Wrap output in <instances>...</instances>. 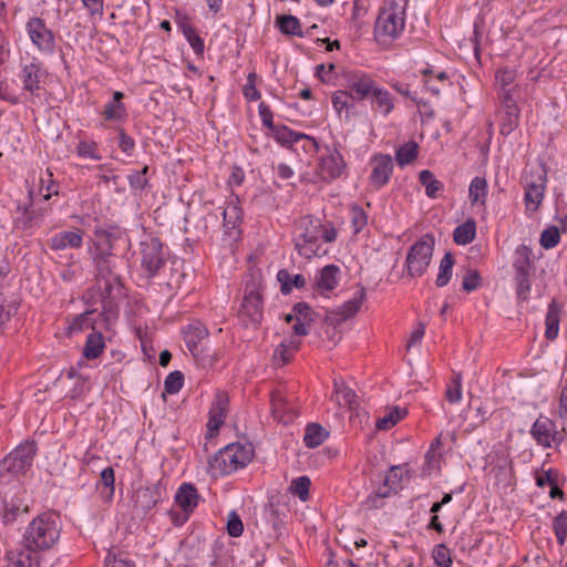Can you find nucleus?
<instances>
[{"label":"nucleus","mask_w":567,"mask_h":567,"mask_svg":"<svg viewBox=\"0 0 567 567\" xmlns=\"http://www.w3.org/2000/svg\"><path fill=\"white\" fill-rule=\"evenodd\" d=\"M111 249V235L105 234L96 244L99 254L94 257V264L96 279L102 290L103 315L106 320L116 316L117 300L125 296L124 285L122 284L120 275L116 272L117 261H121V259L113 255L110 251Z\"/></svg>","instance_id":"nucleus-1"},{"label":"nucleus","mask_w":567,"mask_h":567,"mask_svg":"<svg viewBox=\"0 0 567 567\" xmlns=\"http://www.w3.org/2000/svg\"><path fill=\"white\" fill-rule=\"evenodd\" d=\"M59 538L58 518L50 514H41L27 527L23 535V545L29 551L47 550L52 548Z\"/></svg>","instance_id":"nucleus-2"},{"label":"nucleus","mask_w":567,"mask_h":567,"mask_svg":"<svg viewBox=\"0 0 567 567\" xmlns=\"http://www.w3.org/2000/svg\"><path fill=\"white\" fill-rule=\"evenodd\" d=\"M254 451L239 443L228 444L221 449L210 461L209 468L213 475H228L246 466L252 458Z\"/></svg>","instance_id":"nucleus-3"},{"label":"nucleus","mask_w":567,"mask_h":567,"mask_svg":"<svg viewBox=\"0 0 567 567\" xmlns=\"http://www.w3.org/2000/svg\"><path fill=\"white\" fill-rule=\"evenodd\" d=\"M547 182V172L542 164L527 165L522 177L524 202L528 213H535L543 203Z\"/></svg>","instance_id":"nucleus-4"},{"label":"nucleus","mask_w":567,"mask_h":567,"mask_svg":"<svg viewBox=\"0 0 567 567\" xmlns=\"http://www.w3.org/2000/svg\"><path fill=\"white\" fill-rule=\"evenodd\" d=\"M434 245V237L426 234L410 247L405 259L409 277L416 278L425 274L432 260Z\"/></svg>","instance_id":"nucleus-5"},{"label":"nucleus","mask_w":567,"mask_h":567,"mask_svg":"<svg viewBox=\"0 0 567 567\" xmlns=\"http://www.w3.org/2000/svg\"><path fill=\"white\" fill-rule=\"evenodd\" d=\"M299 228L302 231L295 238V249L307 259L319 256L321 254L319 238L322 233L320 220L309 216L302 217L299 220Z\"/></svg>","instance_id":"nucleus-6"},{"label":"nucleus","mask_w":567,"mask_h":567,"mask_svg":"<svg viewBox=\"0 0 567 567\" xmlns=\"http://www.w3.org/2000/svg\"><path fill=\"white\" fill-rule=\"evenodd\" d=\"M37 447L34 443L25 442L19 445L0 463V481L3 478V472L11 474H24L32 466Z\"/></svg>","instance_id":"nucleus-7"},{"label":"nucleus","mask_w":567,"mask_h":567,"mask_svg":"<svg viewBox=\"0 0 567 567\" xmlns=\"http://www.w3.org/2000/svg\"><path fill=\"white\" fill-rule=\"evenodd\" d=\"M405 14L381 11L375 21L374 32L380 41L395 39L404 29Z\"/></svg>","instance_id":"nucleus-8"},{"label":"nucleus","mask_w":567,"mask_h":567,"mask_svg":"<svg viewBox=\"0 0 567 567\" xmlns=\"http://www.w3.org/2000/svg\"><path fill=\"white\" fill-rule=\"evenodd\" d=\"M530 434L533 439L545 449L559 445L564 441V435L557 431L556 423L544 415H540L534 422Z\"/></svg>","instance_id":"nucleus-9"},{"label":"nucleus","mask_w":567,"mask_h":567,"mask_svg":"<svg viewBox=\"0 0 567 567\" xmlns=\"http://www.w3.org/2000/svg\"><path fill=\"white\" fill-rule=\"evenodd\" d=\"M142 267L152 277L163 267V246L158 238H150L141 244Z\"/></svg>","instance_id":"nucleus-10"},{"label":"nucleus","mask_w":567,"mask_h":567,"mask_svg":"<svg viewBox=\"0 0 567 567\" xmlns=\"http://www.w3.org/2000/svg\"><path fill=\"white\" fill-rule=\"evenodd\" d=\"M27 31L32 43L41 51L53 52L55 40L53 32L45 22L38 17L31 18L27 23Z\"/></svg>","instance_id":"nucleus-11"},{"label":"nucleus","mask_w":567,"mask_h":567,"mask_svg":"<svg viewBox=\"0 0 567 567\" xmlns=\"http://www.w3.org/2000/svg\"><path fill=\"white\" fill-rule=\"evenodd\" d=\"M240 313L248 317L251 322L259 323L262 318V299L259 285H247L241 302Z\"/></svg>","instance_id":"nucleus-12"},{"label":"nucleus","mask_w":567,"mask_h":567,"mask_svg":"<svg viewBox=\"0 0 567 567\" xmlns=\"http://www.w3.org/2000/svg\"><path fill=\"white\" fill-rule=\"evenodd\" d=\"M316 313L310 306L306 302H298L292 308V313L285 317L287 322H292V331L296 336H307L309 333V326L315 321Z\"/></svg>","instance_id":"nucleus-13"},{"label":"nucleus","mask_w":567,"mask_h":567,"mask_svg":"<svg viewBox=\"0 0 567 567\" xmlns=\"http://www.w3.org/2000/svg\"><path fill=\"white\" fill-rule=\"evenodd\" d=\"M165 493L161 482L140 486L134 492L135 505L143 512H148L163 499Z\"/></svg>","instance_id":"nucleus-14"},{"label":"nucleus","mask_w":567,"mask_h":567,"mask_svg":"<svg viewBox=\"0 0 567 567\" xmlns=\"http://www.w3.org/2000/svg\"><path fill=\"white\" fill-rule=\"evenodd\" d=\"M371 165L370 182L375 188H381L389 182L392 174V157L386 154H377L371 158Z\"/></svg>","instance_id":"nucleus-15"},{"label":"nucleus","mask_w":567,"mask_h":567,"mask_svg":"<svg viewBox=\"0 0 567 567\" xmlns=\"http://www.w3.org/2000/svg\"><path fill=\"white\" fill-rule=\"evenodd\" d=\"M270 404L274 419L280 423L288 424L298 415L296 408L279 390L271 393Z\"/></svg>","instance_id":"nucleus-16"},{"label":"nucleus","mask_w":567,"mask_h":567,"mask_svg":"<svg viewBox=\"0 0 567 567\" xmlns=\"http://www.w3.org/2000/svg\"><path fill=\"white\" fill-rule=\"evenodd\" d=\"M375 87V82L365 74H353L348 81L350 97L360 101L370 99Z\"/></svg>","instance_id":"nucleus-17"},{"label":"nucleus","mask_w":567,"mask_h":567,"mask_svg":"<svg viewBox=\"0 0 567 567\" xmlns=\"http://www.w3.org/2000/svg\"><path fill=\"white\" fill-rule=\"evenodd\" d=\"M346 164L342 155L337 151L322 156L319 163V174L323 179H334L342 174Z\"/></svg>","instance_id":"nucleus-18"},{"label":"nucleus","mask_w":567,"mask_h":567,"mask_svg":"<svg viewBox=\"0 0 567 567\" xmlns=\"http://www.w3.org/2000/svg\"><path fill=\"white\" fill-rule=\"evenodd\" d=\"M228 396L224 392H218L209 410V420L207 423L208 433L213 435L217 432L226 417Z\"/></svg>","instance_id":"nucleus-19"},{"label":"nucleus","mask_w":567,"mask_h":567,"mask_svg":"<svg viewBox=\"0 0 567 567\" xmlns=\"http://www.w3.org/2000/svg\"><path fill=\"white\" fill-rule=\"evenodd\" d=\"M503 97L504 101L502 107L498 105V115L501 113L505 114V121L501 126V133L507 135L517 126L519 112L516 100H514L508 92H506Z\"/></svg>","instance_id":"nucleus-20"},{"label":"nucleus","mask_w":567,"mask_h":567,"mask_svg":"<svg viewBox=\"0 0 567 567\" xmlns=\"http://www.w3.org/2000/svg\"><path fill=\"white\" fill-rule=\"evenodd\" d=\"M45 75V71L42 70L41 64L38 62H31L22 68L21 80L23 82V89L31 94L39 95L41 79Z\"/></svg>","instance_id":"nucleus-21"},{"label":"nucleus","mask_w":567,"mask_h":567,"mask_svg":"<svg viewBox=\"0 0 567 567\" xmlns=\"http://www.w3.org/2000/svg\"><path fill=\"white\" fill-rule=\"evenodd\" d=\"M199 495L197 489L193 484L184 483L175 495L176 504L182 508V511L188 515L194 511V508L198 505ZM187 519V516L184 517L183 522Z\"/></svg>","instance_id":"nucleus-22"},{"label":"nucleus","mask_w":567,"mask_h":567,"mask_svg":"<svg viewBox=\"0 0 567 567\" xmlns=\"http://www.w3.org/2000/svg\"><path fill=\"white\" fill-rule=\"evenodd\" d=\"M83 238L81 230H65L54 235L50 239V248L53 250H63L68 247L80 248L82 246Z\"/></svg>","instance_id":"nucleus-23"},{"label":"nucleus","mask_w":567,"mask_h":567,"mask_svg":"<svg viewBox=\"0 0 567 567\" xmlns=\"http://www.w3.org/2000/svg\"><path fill=\"white\" fill-rule=\"evenodd\" d=\"M207 336H208V330L200 322H195V323L188 324L184 329V341L187 346V349L190 351V353L193 355H197L198 344L204 339H206Z\"/></svg>","instance_id":"nucleus-24"},{"label":"nucleus","mask_w":567,"mask_h":567,"mask_svg":"<svg viewBox=\"0 0 567 567\" xmlns=\"http://www.w3.org/2000/svg\"><path fill=\"white\" fill-rule=\"evenodd\" d=\"M339 268L334 265L323 267L317 276L313 285L315 291H330L336 288Z\"/></svg>","instance_id":"nucleus-25"},{"label":"nucleus","mask_w":567,"mask_h":567,"mask_svg":"<svg viewBox=\"0 0 567 567\" xmlns=\"http://www.w3.org/2000/svg\"><path fill=\"white\" fill-rule=\"evenodd\" d=\"M301 342L296 339H289L282 341L275 350L272 355V362L276 367H282L290 362L293 352L298 351Z\"/></svg>","instance_id":"nucleus-26"},{"label":"nucleus","mask_w":567,"mask_h":567,"mask_svg":"<svg viewBox=\"0 0 567 567\" xmlns=\"http://www.w3.org/2000/svg\"><path fill=\"white\" fill-rule=\"evenodd\" d=\"M332 400H334L339 405L348 406L351 410L359 405L355 392L342 382L339 383L334 381Z\"/></svg>","instance_id":"nucleus-27"},{"label":"nucleus","mask_w":567,"mask_h":567,"mask_svg":"<svg viewBox=\"0 0 567 567\" xmlns=\"http://www.w3.org/2000/svg\"><path fill=\"white\" fill-rule=\"evenodd\" d=\"M1 567H37V561L30 553L17 549L7 553Z\"/></svg>","instance_id":"nucleus-28"},{"label":"nucleus","mask_w":567,"mask_h":567,"mask_svg":"<svg viewBox=\"0 0 567 567\" xmlns=\"http://www.w3.org/2000/svg\"><path fill=\"white\" fill-rule=\"evenodd\" d=\"M372 105L377 106V109L384 115H389L394 107V101L391 93L386 90H383L379 86L375 87L372 95L370 96Z\"/></svg>","instance_id":"nucleus-29"},{"label":"nucleus","mask_w":567,"mask_h":567,"mask_svg":"<svg viewBox=\"0 0 567 567\" xmlns=\"http://www.w3.org/2000/svg\"><path fill=\"white\" fill-rule=\"evenodd\" d=\"M277 279L280 282V290L284 295L291 292L292 287L303 288L306 286V278L303 275H291L288 270L281 269L277 274Z\"/></svg>","instance_id":"nucleus-30"},{"label":"nucleus","mask_w":567,"mask_h":567,"mask_svg":"<svg viewBox=\"0 0 567 567\" xmlns=\"http://www.w3.org/2000/svg\"><path fill=\"white\" fill-rule=\"evenodd\" d=\"M105 347L104 337L101 332H91L83 348V355L89 359H96L103 352Z\"/></svg>","instance_id":"nucleus-31"},{"label":"nucleus","mask_w":567,"mask_h":567,"mask_svg":"<svg viewBox=\"0 0 567 567\" xmlns=\"http://www.w3.org/2000/svg\"><path fill=\"white\" fill-rule=\"evenodd\" d=\"M276 25L279 28L280 32L287 35H298L305 37L301 31V23L299 19L291 14H282L277 16Z\"/></svg>","instance_id":"nucleus-32"},{"label":"nucleus","mask_w":567,"mask_h":567,"mask_svg":"<svg viewBox=\"0 0 567 567\" xmlns=\"http://www.w3.org/2000/svg\"><path fill=\"white\" fill-rule=\"evenodd\" d=\"M328 435L329 433L323 426L318 423H310L306 427L303 442L308 447L313 449L321 445Z\"/></svg>","instance_id":"nucleus-33"},{"label":"nucleus","mask_w":567,"mask_h":567,"mask_svg":"<svg viewBox=\"0 0 567 567\" xmlns=\"http://www.w3.org/2000/svg\"><path fill=\"white\" fill-rule=\"evenodd\" d=\"M475 235L476 224L475 220L471 218L454 229L453 240L457 245H467L474 240Z\"/></svg>","instance_id":"nucleus-34"},{"label":"nucleus","mask_w":567,"mask_h":567,"mask_svg":"<svg viewBox=\"0 0 567 567\" xmlns=\"http://www.w3.org/2000/svg\"><path fill=\"white\" fill-rule=\"evenodd\" d=\"M123 97L124 95L122 92L114 93L113 100L105 105L103 111V116L105 120H122L126 116V110L122 103Z\"/></svg>","instance_id":"nucleus-35"},{"label":"nucleus","mask_w":567,"mask_h":567,"mask_svg":"<svg viewBox=\"0 0 567 567\" xmlns=\"http://www.w3.org/2000/svg\"><path fill=\"white\" fill-rule=\"evenodd\" d=\"M29 505L22 498H13L4 505L2 518L6 524L13 523L20 515L28 513Z\"/></svg>","instance_id":"nucleus-36"},{"label":"nucleus","mask_w":567,"mask_h":567,"mask_svg":"<svg viewBox=\"0 0 567 567\" xmlns=\"http://www.w3.org/2000/svg\"><path fill=\"white\" fill-rule=\"evenodd\" d=\"M115 475L112 467H106L101 472L100 482L96 485L97 491L105 501L112 499L114 495Z\"/></svg>","instance_id":"nucleus-37"},{"label":"nucleus","mask_w":567,"mask_h":567,"mask_svg":"<svg viewBox=\"0 0 567 567\" xmlns=\"http://www.w3.org/2000/svg\"><path fill=\"white\" fill-rule=\"evenodd\" d=\"M179 28L184 34V37L187 39L189 45L194 50L196 54H203L204 52V41L202 38L197 34L196 30L192 27V24L188 22L187 19L179 21Z\"/></svg>","instance_id":"nucleus-38"},{"label":"nucleus","mask_w":567,"mask_h":567,"mask_svg":"<svg viewBox=\"0 0 567 567\" xmlns=\"http://www.w3.org/2000/svg\"><path fill=\"white\" fill-rule=\"evenodd\" d=\"M453 266L454 257L452 252L447 251L440 262L439 275L435 280V285L439 288L445 287L450 282L453 272Z\"/></svg>","instance_id":"nucleus-39"},{"label":"nucleus","mask_w":567,"mask_h":567,"mask_svg":"<svg viewBox=\"0 0 567 567\" xmlns=\"http://www.w3.org/2000/svg\"><path fill=\"white\" fill-rule=\"evenodd\" d=\"M420 183L425 187V193L430 198H436L439 193L443 190V183L436 179L433 173L424 169L419 175Z\"/></svg>","instance_id":"nucleus-40"},{"label":"nucleus","mask_w":567,"mask_h":567,"mask_svg":"<svg viewBox=\"0 0 567 567\" xmlns=\"http://www.w3.org/2000/svg\"><path fill=\"white\" fill-rule=\"evenodd\" d=\"M468 193L472 205H484L487 195V183L485 178L476 176L470 185Z\"/></svg>","instance_id":"nucleus-41"},{"label":"nucleus","mask_w":567,"mask_h":567,"mask_svg":"<svg viewBox=\"0 0 567 567\" xmlns=\"http://www.w3.org/2000/svg\"><path fill=\"white\" fill-rule=\"evenodd\" d=\"M417 144L413 141L400 146L395 152V161L399 166L403 167L411 164L417 156Z\"/></svg>","instance_id":"nucleus-42"},{"label":"nucleus","mask_w":567,"mask_h":567,"mask_svg":"<svg viewBox=\"0 0 567 567\" xmlns=\"http://www.w3.org/2000/svg\"><path fill=\"white\" fill-rule=\"evenodd\" d=\"M530 251L528 248L524 245L517 247L515 251V260H514V268L516 270V275H523L525 272L532 274V266H530Z\"/></svg>","instance_id":"nucleus-43"},{"label":"nucleus","mask_w":567,"mask_h":567,"mask_svg":"<svg viewBox=\"0 0 567 567\" xmlns=\"http://www.w3.org/2000/svg\"><path fill=\"white\" fill-rule=\"evenodd\" d=\"M365 288L362 287L352 299L346 301L342 307L339 308L347 320L352 318L359 311L361 305L365 300Z\"/></svg>","instance_id":"nucleus-44"},{"label":"nucleus","mask_w":567,"mask_h":567,"mask_svg":"<svg viewBox=\"0 0 567 567\" xmlns=\"http://www.w3.org/2000/svg\"><path fill=\"white\" fill-rule=\"evenodd\" d=\"M462 394V374L455 373L451 382L446 385L445 400L450 404H455L461 401Z\"/></svg>","instance_id":"nucleus-45"},{"label":"nucleus","mask_w":567,"mask_h":567,"mask_svg":"<svg viewBox=\"0 0 567 567\" xmlns=\"http://www.w3.org/2000/svg\"><path fill=\"white\" fill-rule=\"evenodd\" d=\"M405 414V410H401L400 408L395 406L391 409V411L388 412L383 417H380L377 421V429L381 431H386L394 426L400 420H402Z\"/></svg>","instance_id":"nucleus-46"},{"label":"nucleus","mask_w":567,"mask_h":567,"mask_svg":"<svg viewBox=\"0 0 567 567\" xmlns=\"http://www.w3.org/2000/svg\"><path fill=\"white\" fill-rule=\"evenodd\" d=\"M310 478L308 476H300L291 481L289 492L298 496L300 501L306 502L309 498Z\"/></svg>","instance_id":"nucleus-47"},{"label":"nucleus","mask_w":567,"mask_h":567,"mask_svg":"<svg viewBox=\"0 0 567 567\" xmlns=\"http://www.w3.org/2000/svg\"><path fill=\"white\" fill-rule=\"evenodd\" d=\"M18 301L16 299H8L0 293V326L10 320L17 313Z\"/></svg>","instance_id":"nucleus-48"},{"label":"nucleus","mask_w":567,"mask_h":567,"mask_svg":"<svg viewBox=\"0 0 567 567\" xmlns=\"http://www.w3.org/2000/svg\"><path fill=\"white\" fill-rule=\"evenodd\" d=\"M553 528L558 544L563 546L567 539V512L555 517Z\"/></svg>","instance_id":"nucleus-49"},{"label":"nucleus","mask_w":567,"mask_h":567,"mask_svg":"<svg viewBox=\"0 0 567 567\" xmlns=\"http://www.w3.org/2000/svg\"><path fill=\"white\" fill-rule=\"evenodd\" d=\"M560 240V234L557 227L551 226L544 229L540 234V246L545 249H551L558 245Z\"/></svg>","instance_id":"nucleus-50"},{"label":"nucleus","mask_w":567,"mask_h":567,"mask_svg":"<svg viewBox=\"0 0 567 567\" xmlns=\"http://www.w3.org/2000/svg\"><path fill=\"white\" fill-rule=\"evenodd\" d=\"M275 138L281 144H297L301 134L295 133L286 126L274 128Z\"/></svg>","instance_id":"nucleus-51"},{"label":"nucleus","mask_w":567,"mask_h":567,"mask_svg":"<svg viewBox=\"0 0 567 567\" xmlns=\"http://www.w3.org/2000/svg\"><path fill=\"white\" fill-rule=\"evenodd\" d=\"M184 383V375L181 371L171 372L164 382L165 391L169 394L177 393Z\"/></svg>","instance_id":"nucleus-52"},{"label":"nucleus","mask_w":567,"mask_h":567,"mask_svg":"<svg viewBox=\"0 0 567 567\" xmlns=\"http://www.w3.org/2000/svg\"><path fill=\"white\" fill-rule=\"evenodd\" d=\"M515 482L516 478L512 464H506L498 467V485L502 483L503 488H509V491H513Z\"/></svg>","instance_id":"nucleus-53"},{"label":"nucleus","mask_w":567,"mask_h":567,"mask_svg":"<svg viewBox=\"0 0 567 567\" xmlns=\"http://www.w3.org/2000/svg\"><path fill=\"white\" fill-rule=\"evenodd\" d=\"M435 564L440 567H451L452 558L450 549L444 545H436L432 553Z\"/></svg>","instance_id":"nucleus-54"},{"label":"nucleus","mask_w":567,"mask_h":567,"mask_svg":"<svg viewBox=\"0 0 567 567\" xmlns=\"http://www.w3.org/2000/svg\"><path fill=\"white\" fill-rule=\"evenodd\" d=\"M530 275L532 274H523V275H516V292L517 297L522 300H527L529 292H530Z\"/></svg>","instance_id":"nucleus-55"},{"label":"nucleus","mask_w":567,"mask_h":567,"mask_svg":"<svg viewBox=\"0 0 567 567\" xmlns=\"http://www.w3.org/2000/svg\"><path fill=\"white\" fill-rule=\"evenodd\" d=\"M557 472L554 470L537 471L535 474L536 485L540 488L549 487L557 481Z\"/></svg>","instance_id":"nucleus-56"},{"label":"nucleus","mask_w":567,"mask_h":567,"mask_svg":"<svg viewBox=\"0 0 567 567\" xmlns=\"http://www.w3.org/2000/svg\"><path fill=\"white\" fill-rule=\"evenodd\" d=\"M227 532L231 537H239L244 532L243 522L235 512H231L228 516Z\"/></svg>","instance_id":"nucleus-57"},{"label":"nucleus","mask_w":567,"mask_h":567,"mask_svg":"<svg viewBox=\"0 0 567 567\" xmlns=\"http://www.w3.org/2000/svg\"><path fill=\"white\" fill-rule=\"evenodd\" d=\"M256 74L249 73L247 78V83L244 86V94L248 100L256 101L260 99V93L256 89Z\"/></svg>","instance_id":"nucleus-58"},{"label":"nucleus","mask_w":567,"mask_h":567,"mask_svg":"<svg viewBox=\"0 0 567 567\" xmlns=\"http://www.w3.org/2000/svg\"><path fill=\"white\" fill-rule=\"evenodd\" d=\"M351 220L355 233H359L367 225V215L363 209L354 206L351 210Z\"/></svg>","instance_id":"nucleus-59"},{"label":"nucleus","mask_w":567,"mask_h":567,"mask_svg":"<svg viewBox=\"0 0 567 567\" xmlns=\"http://www.w3.org/2000/svg\"><path fill=\"white\" fill-rule=\"evenodd\" d=\"M148 167L144 166V168L140 172H135L128 176L130 184L133 188L143 189L147 185V179L145 174L147 173Z\"/></svg>","instance_id":"nucleus-60"},{"label":"nucleus","mask_w":567,"mask_h":567,"mask_svg":"<svg viewBox=\"0 0 567 567\" xmlns=\"http://www.w3.org/2000/svg\"><path fill=\"white\" fill-rule=\"evenodd\" d=\"M408 0H384L381 11L396 12L405 14Z\"/></svg>","instance_id":"nucleus-61"},{"label":"nucleus","mask_w":567,"mask_h":567,"mask_svg":"<svg viewBox=\"0 0 567 567\" xmlns=\"http://www.w3.org/2000/svg\"><path fill=\"white\" fill-rule=\"evenodd\" d=\"M480 285V275L477 271H467V274L463 278L462 287L465 291H473Z\"/></svg>","instance_id":"nucleus-62"},{"label":"nucleus","mask_w":567,"mask_h":567,"mask_svg":"<svg viewBox=\"0 0 567 567\" xmlns=\"http://www.w3.org/2000/svg\"><path fill=\"white\" fill-rule=\"evenodd\" d=\"M78 154L82 157H90L94 159H99L100 156L96 154V144L80 142L78 145Z\"/></svg>","instance_id":"nucleus-63"},{"label":"nucleus","mask_w":567,"mask_h":567,"mask_svg":"<svg viewBox=\"0 0 567 567\" xmlns=\"http://www.w3.org/2000/svg\"><path fill=\"white\" fill-rule=\"evenodd\" d=\"M349 99H350V95L346 91H337L332 95V104L338 113H340L342 110H344L348 106Z\"/></svg>","instance_id":"nucleus-64"}]
</instances>
